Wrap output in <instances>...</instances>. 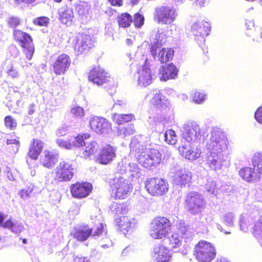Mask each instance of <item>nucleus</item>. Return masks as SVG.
Listing matches in <instances>:
<instances>
[{"mask_svg":"<svg viewBox=\"0 0 262 262\" xmlns=\"http://www.w3.org/2000/svg\"><path fill=\"white\" fill-rule=\"evenodd\" d=\"M6 143L7 145V149L10 154H15L18 152L20 146L18 137H11L10 138L7 139Z\"/></svg>","mask_w":262,"mask_h":262,"instance_id":"4c0bfd02","label":"nucleus"},{"mask_svg":"<svg viewBox=\"0 0 262 262\" xmlns=\"http://www.w3.org/2000/svg\"><path fill=\"white\" fill-rule=\"evenodd\" d=\"M7 73L12 78H18L20 76L17 70L12 65L7 67Z\"/></svg>","mask_w":262,"mask_h":262,"instance_id":"5fc2aeb1","label":"nucleus"},{"mask_svg":"<svg viewBox=\"0 0 262 262\" xmlns=\"http://www.w3.org/2000/svg\"><path fill=\"white\" fill-rule=\"evenodd\" d=\"M71 113L76 118L81 119L84 116L83 108L77 105H73L72 107Z\"/></svg>","mask_w":262,"mask_h":262,"instance_id":"09e8293b","label":"nucleus"},{"mask_svg":"<svg viewBox=\"0 0 262 262\" xmlns=\"http://www.w3.org/2000/svg\"><path fill=\"white\" fill-rule=\"evenodd\" d=\"M181 236H182V238L183 237H185L186 236L189 235V230L187 226L184 225V224H181L179 228V232Z\"/></svg>","mask_w":262,"mask_h":262,"instance_id":"bf43d9fd","label":"nucleus"},{"mask_svg":"<svg viewBox=\"0 0 262 262\" xmlns=\"http://www.w3.org/2000/svg\"><path fill=\"white\" fill-rule=\"evenodd\" d=\"M116 149L110 145L104 146L96 158L100 164H107L116 157Z\"/></svg>","mask_w":262,"mask_h":262,"instance_id":"5701e85b","label":"nucleus"},{"mask_svg":"<svg viewBox=\"0 0 262 262\" xmlns=\"http://www.w3.org/2000/svg\"><path fill=\"white\" fill-rule=\"evenodd\" d=\"M191 98L194 103L201 104L206 99L207 95L203 91L194 90L191 93Z\"/></svg>","mask_w":262,"mask_h":262,"instance_id":"79ce46f5","label":"nucleus"},{"mask_svg":"<svg viewBox=\"0 0 262 262\" xmlns=\"http://www.w3.org/2000/svg\"><path fill=\"white\" fill-rule=\"evenodd\" d=\"M89 125L91 129L99 134L105 135L112 131V124L105 118L94 116L90 118Z\"/></svg>","mask_w":262,"mask_h":262,"instance_id":"4468645a","label":"nucleus"},{"mask_svg":"<svg viewBox=\"0 0 262 262\" xmlns=\"http://www.w3.org/2000/svg\"><path fill=\"white\" fill-rule=\"evenodd\" d=\"M92 186L88 183H77L73 185L71 188V191L74 197L82 198L87 196L91 191Z\"/></svg>","mask_w":262,"mask_h":262,"instance_id":"393cba45","label":"nucleus"},{"mask_svg":"<svg viewBox=\"0 0 262 262\" xmlns=\"http://www.w3.org/2000/svg\"><path fill=\"white\" fill-rule=\"evenodd\" d=\"M110 185L114 197L118 199L127 198L133 189L130 182L121 176H116L111 179Z\"/></svg>","mask_w":262,"mask_h":262,"instance_id":"7ed1b4c3","label":"nucleus"},{"mask_svg":"<svg viewBox=\"0 0 262 262\" xmlns=\"http://www.w3.org/2000/svg\"><path fill=\"white\" fill-rule=\"evenodd\" d=\"M235 215L233 213H226L223 218L224 222L228 226H231L233 224Z\"/></svg>","mask_w":262,"mask_h":262,"instance_id":"864d4df0","label":"nucleus"},{"mask_svg":"<svg viewBox=\"0 0 262 262\" xmlns=\"http://www.w3.org/2000/svg\"><path fill=\"white\" fill-rule=\"evenodd\" d=\"M133 22L136 28H141L144 24V17L139 13H137L134 16Z\"/></svg>","mask_w":262,"mask_h":262,"instance_id":"8fccbe9b","label":"nucleus"},{"mask_svg":"<svg viewBox=\"0 0 262 262\" xmlns=\"http://www.w3.org/2000/svg\"><path fill=\"white\" fill-rule=\"evenodd\" d=\"M8 24L12 28H15L20 24L19 19L17 17H11L8 19Z\"/></svg>","mask_w":262,"mask_h":262,"instance_id":"680f3d73","label":"nucleus"},{"mask_svg":"<svg viewBox=\"0 0 262 262\" xmlns=\"http://www.w3.org/2000/svg\"><path fill=\"white\" fill-rule=\"evenodd\" d=\"M140 145L139 142L136 138H133L130 143V147L132 150H139V152L140 153L141 149L139 148Z\"/></svg>","mask_w":262,"mask_h":262,"instance_id":"e2e57ef3","label":"nucleus"},{"mask_svg":"<svg viewBox=\"0 0 262 262\" xmlns=\"http://www.w3.org/2000/svg\"><path fill=\"white\" fill-rule=\"evenodd\" d=\"M203 196L196 192H190L186 198L185 205L187 210L192 214L201 213L205 208Z\"/></svg>","mask_w":262,"mask_h":262,"instance_id":"6e6552de","label":"nucleus"},{"mask_svg":"<svg viewBox=\"0 0 262 262\" xmlns=\"http://www.w3.org/2000/svg\"><path fill=\"white\" fill-rule=\"evenodd\" d=\"M79 135L76 137H73L68 140H64L62 139H58L56 142L57 144L61 148L71 150L74 148H79L82 143V138Z\"/></svg>","mask_w":262,"mask_h":262,"instance_id":"bb28decb","label":"nucleus"},{"mask_svg":"<svg viewBox=\"0 0 262 262\" xmlns=\"http://www.w3.org/2000/svg\"><path fill=\"white\" fill-rule=\"evenodd\" d=\"M178 69L173 63L165 64L159 70V78L161 81H163L174 79L178 77Z\"/></svg>","mask_w":262,"mask_h":262,"instance_id":"aec40b11","label":"nucleus"},{"mask_svg":"<svg viewBox=\"0 0 262 262\" xmlns=\"http://www.w3.org/2000/svg\"><path fill=\"white\" fill-rule=\"evenodd\" d=\"M111 79L108 72L98 66L93 68L89 74V79L97 85H102L108 82Z\"/></svg>","mask_w":262,"mask_h":262,"instance_id":"dca6fc26","label":"nucleus"},{"mask_svg":"<svg viewBox=\"0 0 262 262\" xmlns=\"http://www.w3.org/2000/svg\"><path fill=\"white\" fill-rule=\"evenodd\" d=\"M71 64L70 58L66 54L59 55L53 64V71L57 75L64 74Z\"/></svg>","mask_w":262,"mask_h":262,"instance_id":"a878e982","label":"nucleus"},{"mask_svg":"<svg viewBox=\"0 0 262 262\" xmlns=\"http://www.w3.org/2000/svg\"><path fill=\"white\" fill-rule=\"evenodd\" d=\"M215 249L209 242L201 241L198 243L194 250V255L199 261L210 262L215 256Z\"/></svg>","mask_w":262,"mask_h":262,"instance_id":"0eeeda50","label":"nucleus"},{"mask_svg":"<svg viewBox=\"0 0 262 262\" xmlns=\"http://www.w3.org/2000/svg\"><path fill=\"white\" fill-rule=\"evenodd\" d=\"M166 243L169 245V248L171 249L178 248L181 246L182 242V236L177 232H173L171 235L167 236Z\"/></svg>","mask_w":262,"mask_h":262,"instance_id":"f704fd0d","label":"nucleus"},{"mask_svg":"<svg viewBox=\"0 0 262 262\" xmlns=\"http://www.w3.org/2000/svg\"><path fill=\"white\" fill-rule=\"evenodd\" d=\"M138 84L140 86L146 87L151 84L154 80V74L149 68V63L146 60L143 65L138 68L135 75Z\"/></svg>","mask_w":262,"mask_h":262,"instance_id":"f8f14e48","label":"nucleus"},{"mask_svg":"<svg viewBox=\"0 0 262 262\" xmlns=\"http://www.w3.org/2000/svg\"><path fill=\"white\" fill-rule=\"evenodd\" d=\"M151 103L157 108L163 112L169 108L170 102L169 100L163 97L158 90L154 91V96L151 100Z\"/></svg>","mask_w":262,"mask_h":262,"instance_id":"cd10ccee","label":"nucleus"},{"mask_svg":"<svg viewBox=\"0 0 262 262\" xmlns=\"http://www.w3.org/2000/svg\"><path fill=\"white\" fill-rule=\"evenodd\" d=\"M251 164L258 174H262V152L254 153L251 159Z\"/></svg>","mask_w":262,"mask_h":262,"instance_id":"e433bc0d","label":"nucleus"},{"mask_svg":"<svg viewBox=\"0 0 262 262\" xmlns=\"http://www.w3.org/2000/svg\"><path fill=\"white\" fill-rule=\"evenodd\" d=\"M164 138L166 143L170 145L176 144L178 140L175 132L172 129H168L165 132Z\"/></svg>","mask_w":262,"mask_h":262,"instance_id":"49530a36","label":"nucleus"},{"mask_svg":"<svg viewBox=\"0 0 262 262\" xmlns=\"http://www.w3.org/2000/svg\"><path fill=\"white\" fill-rule=\"evenodd\" d=\"M167 36L164 29H158L152 36L151 47V55L156 58L157 49L160 48L166 41Z\"/></svg>","mask_w":262,"mask_h":262,"instance_id":"412c9836","label":"nucleus"},{"mask_svg":"<svg viewBox=\"0 0 262 262\" xmlns=\"http://www.w3.org/2000/svg\"><path fill=\"white\" fill-rule=\"evenodd\" d=\"M181 130L182 139L191 144L198 142L201 139L200 126L194 121L185 122Z\"/></svg>","mask_w":262,"mask_h":262,"instance_id":"423d86ee","label":"nucleus"},{"mask_svg":"<svg viewBox=\"0 0 262 262\" xmlns=\"http://www.w3.org/2000/svg\"><path fill=\"white\" fill-rule=\"evenodd\" d=\"M206 189L208 192L216 195L217 189L215 182L211 179L208 180L206 184Z\"/></svg>","mask_w":262,"mask_h":262,"instance_id":"3c124183","label":"nucleus"},{"mask_svg":"<svg viewBox=\"0 0 262 262\" xmlns=\"http://www.w3.org/2000/svg\"><path fill=\"white\" fill-rule=\"evenodd\" d=\"M204 145L208 151L204 161L205 164L213 170L221 169L226 160V153L229 146V141L224 133L220 128H212L210 136L204 142Z\"/></svg>","mask_w":262,"mask_h":262,"instance_id":"f257e3e1","label":"nucleus"},{"mask_svg":"<svg viewBox=\"0 0 262 262\" xmlns=\"http://www.w3.org/2000/svg\"><path fill=\"white\" fill-rule=\"evenodd\" d=\"M32 191V188L28 187L21 190L18 193L23 199L26 200L30 197Z\"/></svg>","mask_w":262,"mask_h":262,"instance_id":"6e6d98bb","label":"nucleus"},{"mask_svg":"<svg viewBox=\"0 0 262 262\" xmlns=\"http://www.w3.org/2000/svg\"><path fill=\"white\" fill-rule=\"evenodd\" d=\"M59 19L60 21L67 26L71 24L74 18V12L72 8L67 6L60 8L58 10Z\"/></svg>","mask_w":262,"mask_h":262,"instance_id":"c756f323","label":"nucleus"},{"mask_svg":"<svg viewBox=\"0 0 262 262\" xmlns=\"http://www.w3.org/2000/svg\"><path fill=\"white\" fill-rule=\"evenodd\" d=\"M95 40L86 34H81L77 37L74 45V50L77 55L85 54L94 46Z\"/></svg>","mask_w":262,"mask_h":262,"instance_id":"f3484780","label":"nucleus"},{"mask_svg":"<svg viewBox=\"0 0 262 262\" xmlns=\"http://www.w3.org/2000/svg\"><path fill=\"white\" fill-rule=\"evenodd\" d=\"M111 209L116 215L123 214L127 212L128 208L125 204L114 203L111 207Z\"/></svg>","mask_w":262,"mask_h":262,"instance_id":"37998d69","label":"nucleus"},{"mask_svg":"<svg viewBox=\"0 0 262 262\" xmlns=\"http://www.w3.org/2000/svg\"><path fill=\"white\" fill-rule=\"evenodd\" d=\"M58 159L57 154L53 151L46 150L43 152V156L41 159V163L44 167L50 168L55 165Z\"/></svg>","mask_w":262,"mask_h":262,"instance_id":"c85d7f7f","label":"nucleus"},{"mask_svg":"<svg viewBox=\"0 0 262 262\" xmlns=\"http://www.w3.org/2000/svg\"><path fill=\"white\" fill-rule=\"evenodd\" d=\"M133 22L132 17L128 13L122 14L118 17V23L120 27L126 28L129 27Z\"/></svg>","mask_w":262,"mask_h":262,"instance_id":"c03bdc74","label":"nucleus"},{"mask_svg":"<svg viewBox=\"0 0 262 262\" xmlns=\"http://www.w3.org/2000/svg\"><path fill=\"white\" fill-rule=\"evenodd\" d=\"M154 16V20L158 24L170 25L176 20L178 13L172 6H162L156 9Z\"/></svg>","mask_w":262,"mask_h":262,"instance_id":"39448f33","label":"nucleus"},{"mask_svg":"<svg viewBox=\"0 0 262 262\" xmlns=\"http://www.w3.org/2000/svg\"><path fill=\"white\" fill-rule=\"evenodd\" d=\"M73 173L72 165L68 162L63 161L60 163L55 169V179L59 182L68 181L73 178Z\"/></svg>","mask_w":262,"mask_h":262,"instance_id":"2eb2a0df","label":"nucleus"},{"mask_svg":"<svg viewBox=\"0 0 262 262\" xmlns=\"http://www.w3.org/2000/svg\"><path fill=\"white\" fill-rule=\"evenodd\" d=\"M35 24L40 26H46L49 23V18L46 17H40L34 20Z\"/></svg>","mask_w":262,"mask_h":262,"instance_id":"052dcab7","label":"nucleus"},{"mask_svg":"<svg viewBox=\"0 0 262 262\" xmlns=\"http://www.w3.org/2000/svg\"><path fill=\"white\" fill-rule=\"evenodd\" d=\"M68 127L63 125L59 126L56 131V135L58 137L64 136L68 134Z\"/></svg>","mask_w":262,"mask_h":262,"instance_id":"4d7b16f0","label":"nucleus"},{"mask_svg":"<svg viewBox=\"0 0 262 262\" xmlns=\"http://www.w3.org/2000/svg\"><path fill=\"white\" fill-rule=\"evenodd\" d=\"M115 223L125 234L131 233L136 229L137 222L134 218L122 215L115 219Z\"/></svg>","mask_w":262,"mask_h":262,"instance_id":"6ab92c4d","label":"nucleus"},{"mask_svg":"<svg viewBox=\"0 0 262 262\" xmlns=\"http://www.w3.org/2000/svg\"><path fill=\"white\" fill-rule=\"evenodd\" d=\"M96 212L98 215H91V219L92 220L94 221V223L95 224V225L98 226H97L96 230L94 231L93 233V236H94L95 238L99 237L100 236L103 235H105L106 233L103 224L100 222L101 216L100 214L99 213L100 210L97 209Z\"/></svg>","mask_w":262,"mask_h":262,"instance_id":"72a5a7b5","label":"nucleus"},{"mask_svg":"<svg viewBox=\"0 0 262 262\" xmlns=\"http://www.w3.org/2000/svg\"><path fill=\"white\" fill-rule=\"evenodd\" d=\"M173 56V51L170 48H163L158 54V59L161 63H164L171 59Z\"/></svg>","mask_w":262,"mask_h":262,"instance_id":"a19ab883","label":"nucleus"},{"mask_svg":"<svg viewBox=\"0 0 262 262\" xmlns=\"http://www.w3.org/2000/svg\"><path fill=\"white\" fill-rule=\"evenodd\" d=\"M112 119L118 125H121L124 123L132 121L135 119L134 115L132 114H120L117 113L113 114Z\"/></svg>","mask_w":262,"mask_h":262,"instance_id":"58836bf2","label":"nucleus"},{"mask_svg":"<svg viewBox=\"0 0 262 262\" xmlns=\"http://www.w3.org/2000/svg\"><path fill=\"white\" fill-rule=\"evenodd\" d=\"M171 226V223L168 219L163 216L156 217L150 223L148 234L154 239H162L168 235Z\"/></svg>","mask_w":262,"mask_h":262,"instance_id":"f03ea898","label":"nucleus"},{"mask_svg":"<svg viewBox=\"0 0 262 262\" xmlns=\"http://www.w3.org/2000/svg\"><path fill=\"white\" fill-rule=\"evenodd\" d=\"M170 174L173 183L181 187H185L191 182V172L185 167L178 165L173 166L170 170Z\"/></svg>","mask_w":262,"mask_h":262,"instance_id":"9d476101","label":"nucleus"},{"mask_svg":"<svg viewBox=\"0 0 262 262\" xmlns=\"http://www.w3.org/2000/svg\"><path fill=\"white\" fill-rule=\"evenodd\" d=\"M252 221V218L247 214H242L239 220V226L241 230L246 232L248 229V227Z\"/></svg>","mask_w":262,"mask_h":262,"instance_id":"a18cd8bd","label":"nucleus"},{"mask_svg":"<svg viewBox=\"0 0 262 262\" xmlns=\"http://www.w3.org/2000/svg\"><path fill=\"white\" fill-rule=\"evenodd\" d=\"M43 142L40 140H33L30 145L28 156L34 160L37 159L43 149Z\"/></svg>","mask_w":262,"mask_h":262,"instance_id":"473e14b6","label":"nucleus"},{"mask_svg":"<svg viewBox=\"0 0 262 262\" xmlns=\"http://www.w3.org/2000/svg\"><path fill=\"white\" fill-rule=\"evenodd\" d=\"M179 151L183 157L191 161L195 160L200 158L202 153L200 147L191 144L180 146Z\"/></svg>","mask_w":262,"mask_h":262,"instance_id":"4be33fe9","label":"nucleus"},{"mask_svg":"<svg viewBox=\"0 0 262 262\" xmlns=\"http://www.w3.org/2000/svg\"><path fill=\"white\" fill-rule=\"evenodd\" d=\"M79 136L83 137L82 143L80 147L84 146L83 151L81 153V157L84 159H90L97 151L98 148V145L96 142L90 140V135L88 134H83L79 135Z\"/></svg>","mask_w":262,"mask_h":262,"instance_id":"a211bd4d","label":"nucleus"},{"mask_svg":"<svg viewBox=\"0 0 262 262\" xmlns=\"http://www.w3.org/2000/svg\"><path fill=\"white\" fill-rule=\"evenodd\" d=\"M13 35L15 40L24 48L23 52L26 58L30 60L34 53V47L31 36L20 30H14Z\"/></svg>","mask_w":262,"mask_h":262,"instance_id":"1a4fd4ad","label":"nucleus"},{"mask_svg":"<svg viewBox=\"0 0 262 262\" xmlns=\"http://www.w3.org/2000/svg\"><path fill=\"white\" fill-rule=\"evenodd\" d=\"M145 188L149 193L152 195H161L168 190V184L165 180L159 178H150L145 182Z\"/></svg>","mask_w":262,"mask_h":262,"instance_id":"9b49d317","label":"nucleus"},{"mask_svg":"<svg viewBox=\"0 0 262 262\" xmlns=\"http://www.w3.org/2000/svg\"><path fill=\"white\" fill-rule=\"evenodd\" d=\"M74 262H90L86 257H80L76 256L74 258Z\"/></svg>","mask_w":262,"mask_h":262,"instance_id":"774afa93","label":"nucleus"},{"mask_svg":"<svg viewBox=\"0 0 262 262\" xmlns=\"http://www.w3.org/2000/svg\"><path fill=\"white\" fill-rule=\"evenodd\" d=\"M259 35L260 36V38H262V29L258 27H256V28L255 29V32H253L252 34V36L254 37L253 40H256L257 41H258V36Z\"/></svg>","mask_w":262,"mask_h":262,"instance_id":"0e129e2a","label":"nucleus"},{"mask_svg":"<svg viewBox=\"0 0 262 262\" xmlns=\"http://www.w3.org/2000/svg\"><path fill=\"white\" fill-rule=\"evenodd\" d=\"M4 228H8L11 232L15 234H19L24 229L22 224L17 221L12 222L11 220H8L2 225Z\"/></svg>","mask_w":262,"mask_h":262,"instance_id":"c9c22d12","label":"nucleus"},{"mask_svg":"<svg viewBox=\"0 0 262 262\" xmlns=\"http://www.w3.org/2000/svg\"><path fill=\"white\" fill-rule=\"evenodd\" d=\"M254 117L258 122L262 123V106L259 107L255 113Z\"/></svg>","mask_w":262,"mask_h":262,"instance_id":"69168bd1","label":"nucleus"},{"mask_svg":"<svg viewBox=\"0 0 262 262\" xmlns=\"http://www.w3.org/2000/svg\"><path fill=\"white\" fill-rule=\"evenodd\" d=\"M135 133L133 124H129L125 126H119L117 130V134L118 136L123 138L127 136L133 135Z\"/></svg>","mask_w":262,"mask_h":262,"instance_id":"ea45409f","label":"nucleus"},{"mask_svg":"<svg viewBox=\"0 0 262 262\" xmlns=\"http://www.w3.org/2000/svg\"><path fill=\"white\" fill-rule=\"evenodd\" d=\"M92 230L88 226H79L75 228L72 234L78 241H84L91 235Z\"/></svg>","mask_w":262,"mask_h":262,"instance_id":"2f4dec72","label":"nucleus"},{"mask_svg":"<svg viewBox=\"0 0 262 262\" xmlns=\"http://www.w3.org/2000/svg\"><path fill=\"white\" fill-rule=\"evenodd\" d=\"M5 123L6 126L10 129H12L15 128L17 125L16 120L14 119L11 116H7L5 117Z\"/></svg>","mask_w":262,"mask_h":262,"instance_id":"603ef678","label":"nucleus"},{"mask_svg":"<svg viewBox=\"0 0 262 262\" xmlns=\"http://www.w3.org/2000/svg\"><path fill=\"white\" fill-rule=\"evenodd\" d=\"M126 161L123 160L119 163L118 170L122 174L128 171V164Z\"/></svg>","mask_w":262,"mask_h":262,"instance_id":"13d9d810","label":"nucleus"},{"mask_svg":"<svg viewBox=\"0 0 262 262\" xmlns=\"http://www.w3.org/2000/svg\"><path fill=\"white\" fill-rule=\"evenodd\" d=\"M239 175L245 181L252 182L259 179L260 176L254 168L245 167L239 171Z\"/></svg>","mask_w":262,"mask_h":262,"instance_id":"7c9ffc66","label":"nucleus"},{"mask_svg":"<svg viewBox=\"0 0 262 262\" xmlns=\"http://www.w3.org/2000/svg\"><path fill=\"white\" fill-rule=\"evenodd\" d=\"M210 31V24L204 20L196 21L193 23L191 27L192 34L198 38H196L195 39L198 41L199 46L204 43L205 37L209 34Z\"/></svg>","mask_w":262,"mask_h":262,"instance_id":"ddd939ff","label":"nucleus"},{"mask_svg":"<svg viewBox=\"0 0 262 262\" xmlns=\"http://www.w3.org/2000/svg\"><path fill=\"white\" fill-rule=\"evenodd\" d=\"M152 258L156 262H169L171 258L169 250L162 245H156L153 249Z\"/></svg>","mask_w":262,"mask_h":262,"instance_id":"b1692460","label":"nucleus"},{"mask_svg":"<svg viewBox=\"0 0 262 262\" xmlns=\"http://www.w3.org/2000/svg\"><path fill=\"white\" fill-rule=\"evenodd\" d=\"M128 171L133 177L139 178L141 176L140 169L137 164L129 163L128 164Z\"/></svg>","mask_w":262,"mask_h":262,"instance_id":"de8ad7c7","label":"nucleus"},{"mask_svg":"<svg viewBox=\"0 0 262 262\" xmlns=\"http://www.w3.org/2000/svg\"><path fill=\"white\" fill-rule=\"evenodd\" d=\"M246 26L249 30H252V28H254V32H255V29L256 27L254 26V23L252 20H246Z\"/></svg>","mask_w":262,"mask_h":262,"instance_id":"338daca9","label":"nucleus"},{"mask_svg":"<svg viewBox=\"0 0 262 262\" xmlns=\"http://www.w3.org/2000/svg\"><path fill=\"white\" fill-rule=\"evenodd\" d=\"M137 160L145 168H150L161 162V154L157 149L146 146L141 148Z\"/></svg>","mask_w":262,"mask_h":262,"instance_id":"20e7f679","label":"nucleus"}]
</instances>
